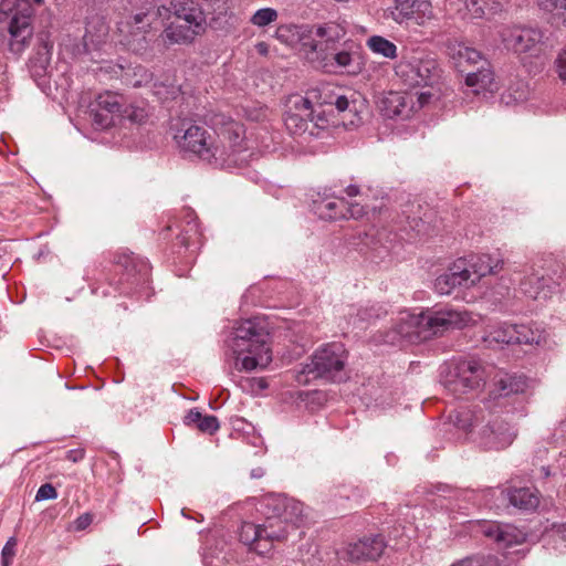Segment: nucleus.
Listing matches in <instances>:
<instances>
[{"mask_svg":"<svg viewBox=\"0 0 566 566\" xmlns=\"http://www.w3.org/2000/svg\"><path fill=\"white\" fill-rule=\"evenodd\" d=\"M481 532L490 538H493L496 543L509 547L515 544H521L525 541L526 534L520 531L517 527L510 524H499L495 522L483 523Z\"/></svg>","mask_w":566,"mask_h":566,"instance_id":"20","label":"nucleus"},{"mask_svg":"<svg viewBox=\"0 0 566 566\" xmlns=\"http://www.w3.org/2000/svg\"><path fill=\"white\" fill-rule=\"evenodd\" d=\"M489 376L486 367L474 359H463L447 365L440 375L444 388L457 397L479 390Z\"/></svg>","mask_w":566,"mask_h":566,"instance_id":"6","label":"nucleus"},{"mask_svg":"<svg viewBox=\"0 0 566 566\" xmlns=\"http://www.w3.org/2000/svg\"><path fill=\"white\" fill-rule=\"evenodd\" d=\"M432 94L430 92H421L417 95L418 101V107L424 106L429 99L431 98Z\"/></svg>","mask_w":566,"mask_h":566,"instance_id":"56","label":"nucleus"},{"mask_svg":"<svg viewBox=\"0 0 566 566\" xmlns=\"http://www.w3.org/2000/svg\"><path fill=\"white\" fill-rule=\"evenodd\" d=\"M541 473H542L545 478L549 476V474H551L549 469H548V468H546V467H542V468H541Z\"/></svg>","mask_w":566,"mask_h":566,"instance_id":"60","label":"nucleus"},{"mask_svg":"<svg viewBox=\"0 0 566 566\" xmlns=\"http://www.w3.org/2000/svg\"><path fill=\"white\" fill-rule=\"evenodd\" d=\"M197 429L203 433L212 434L219 429V421L214 416L202 415Z\"/></svg>","mask_w":566,"mask_h":566,"instance_id":"48","label":"nucleus"},{"mask_svg":"<svg viewBox=\"0 0 566 566\" xmlns=\"http://www.w3.org/2000/svg\"><path fill=\"white\" fill-rule=\"evenodd\" d=\"M201 417H202V413L200 411H198L197 409H191L185 416V424L193 426L197 428Z\"/></svg>","mask_w":566,"mask_h":566,"instance_id":"53","label":"nucleus"},{"mask_svg":"<svg viewBox=\"0 0 566 566\" xmlns=\"http://www.w3.org/2000/svg\"><path fill=\"white\" fill-rule=\"evenodd\" d=\"M345 213L347 217H344L343 219H359L366 213V210L359 203H348L346 201Z\"/></svg>","mask_w":566,"mask_h":566,"instance_id":"50","label":"nucleus"},{"mask_svg":"<svg viewBox=\"0 0 566 566\" xmlns=\"http://www.w3.org/2000/svg\"><path fill=\"white\" fill-rule=\"evenodd\" d=\"M313 28L311 25H281L277 28L275 34L276 38L285 43H292L293 39L296 38L303 42L306 46V40L312 39Z\"/></svg>","mask_w":566,"mask_h":566,"instance_id":"29","label":"nucleus"},{"mask_svg":"<svg viewBox=\"0 0 566 566\" xmlns=\"http://www.w3.org/2000/svg\"><path fill=\"white\" fill-rule=\"evenodd\" d=\"M15 546H17V539L14 537L9 538V541L6 543V545L2 548L1 557L13 559V557L15 555Z\"/></svg>","mask_w":566,"mask_h":566,"instance_id":"52","label":"nucleus"},{"mask_svg":"<svg viewBox=\"0 0 566 566\" xmlns=\"http://www.w3.org/2000/svg\"><path fill=\"white\" fill-rule=\"evenodd\" d=\"M311 128L310 134L311 135H319V130H324L328 128L334 122L331 120V116H328L324 111H315L313 115L310 118Z\"/></svg>","mask_w":566,"mask_h":566,"instance_id":"43","label":"nucleus"},{"mask_svg":"<svg viewBox=\"0 0 566 566\" xmlns=\"http://www.w3.org/2000/svg\"><path fill=\"white\" fill-rule=\"evenodd\" d=\"M366 46L377 55L394 60L397 57V45L381 35H371L366 41Z\"/></svg>","mask_w":566,"mask_h":566,"instance_id":"30","label":"nucleus"},{"mask_svg":"<svg viewBox=\"0 0 566 566\" xmlns=\"http://www.w3.org/2000/svg\"><path fill=\"white\" fill-rule=\"evenodd\" d=\"M226 361L230 369L250 373L264 369L272 361L270 335L253 319L239 323L226 340Z\"/></svg>","mask_w":566,"mask_h":566,"instance_id":"3","label":"nucleus"},{"mask_svg":"<svg viewBox=\"0 0 566 566\" xmlns=\"http://www.w3.org/2000/svg\"><path fill=\"white\" fill-rule=\"evenodd\" d=\"M122 117L134 124H143L147 119L148 113L144 107L130 105L123 108Z\"/></svg>","mask_w":566,"mask_h":566,"instance_id":"47","label":"nucleus"},{"mask_svg":"<svg viewBox=\"0 0 566 566\" xmlns=\"http://www.w3.org/2000/svg\"><path fill=\"white\" fill-rule=\"evenodd\" d=\"M329 103L334 104L339 113L348 111L349 113H354L355 115H357V113L364 106L363 101L349 99L345 95H338L334 102Z\"/></svg>","mask_w":566,"mask_h":566,"instance_id":"44","label":"nucleus"},{"mask_svg":"<svg viewBox=\"0 0 566 566\" xmlns=\"http://www.w3.org/2000/svg\"><path fill=\"white\" fill-rule=\"evenodd\" d=\"M310 118L311 116H302V115H289L285 113L284 123L286 128L292 134H302L306 130L310 132Z\"/></svg>","mask_w":566,"mask_h":566,"instance_id":"38","label":"nucleus"},{"mask_svg":"<svg viewBox=\"0 0 566 566\" xmlns=\"http://www.w3.org/2000/svg\"><path fill=\"white\" fill-rule=\"evenodd\" d=\"M515 324L501 323L497 325L489 326V329L483 339L489 346L515 344Z\"/></svg>","mask_w":566,"mask_h":566,"instance_id":"27","label":"nucleus"},{"mask_svg":"<svg viewBox=\"0 0 566 566\" xmlns=\"http://www.w3.org/2000/svg\"><path fill=\"white\" fill-rule=\"evenodd\" d=\"M171 18L192 22L195 27H206V17L201 8L193 0H171L170 6H151L145 11L136 13L133 19V28L140 33H147L158 29L157 21L163 23Z\"/></svg>","mask_w":566,"mask_h":566,"instance_id":"4","label":"nucleus"},{"mask_svg":"<svg viewBox=\"0 0 566 566\" xmlns=\"http://www.w3.org/2000/svg\"><path fill=\"white\" fill-rule=\"evenodd\" d=\"M494 379V388L491 391L493 399L522 394L527 387L526 378L523 376L500 373Z\"/></svg>","mask_w":566,"mask_h":566,"instance_id":"24","label":"nucleus"},{"mask_svg":"<svg viewBox=\"0 0 566 566\" xmlns=\"http://www.w3.org/2000/svg\"><path fill=\"white\" fill-rule=\"evenodd\" d=\"M386 546L381 535H374L349 544L346 553L350 560H376L382 555Z\"/></svg>","mask_w":566,"mask_h":566,"instance_id":"18","label":"nucleus"},{"mask_svg":"<svg viewBox=\"0 0 566 566\" xmlns=\"http://www.w3.org/2000/svg\"><path fill=\"white\" fill-rule=\"evenodd\" d=\"M31 8L28 6L22 12L14 14L11 19L9 24L11 51H21L25 42L31 38Z\"/></svg>","mask_w":566,"mask_h":566,"instance_id":"19","label":"nucleus"},{"mask_svg":"<svg viewBox=\"0 0 566 566\" xmlns=\"http://www.w3.org/2000/svg\"><path fill=\"white\" fill-rule=\"evenodd\" d=\"M559 282L546 272L533 269L532 273L525 276L521 283L522 292L537 301H546L556 293Z\"/></svg>","mask_w":566,"mask_h":566,"instance_id":"14","label":"nucleus"},{"mask_svg":"<svg viewBox=\"0 0 566 566\" xmlns=\"http://www.w3.org/2000/svg\"><path fill=\"white\" fill-rule=\"evenodd\" d=\"M465 85L472 88L474 94L481 92H493L496 90V83L494 78V72L491 69V64L479 66V69L468 72L465 75Z\"/></svg>","mask_w":566,"mask_h":566,"instance_id":"25","label":"nucleus"},{"mask_svg":"<svg viewBox=\"0 0 566 566\" xmlns=\"http://www.w3.org/2000/svg\"><path fill=\"white\" fill-rule=\"evenodd\" d=\"M473 322L471 313L450 306L428 308L418 314L403 312L391 328L384 333L382 342L390 345L403 340L422 342L450 328H463Z\"/></svg>","mask_w":566,"mask_h":566,"instance_id":"2","label":"nucleus"},{"mask_svg":"<svg viewBox=\"0 0 566 566\" xmlns=\"http://www.w3.org/2000/svg\"><path fill=\"white\" fill-rule=\"evenodd\" d=\"M515 437L513 426L506 419L495 416L480 430L479 443L486 450H502L509 447Z\"/></svg>","mask_w":566,"mask_h":566,"instance_id":"12","label":"nucleus"},{"mask_svg":"<svg viewBox=\"0 0 566 566\" xmlns=\"http://www.w3.org/2000/svg\"><path fill=\"white\" fill-rule=\"evenodd\" d=\"M396 75L409 87L432 85L440 76L436 59L421 50L406 52L395 66Z\"/></svg>","mask_w":566,"mask_h":566,"instance_id":"7","label":"nucleus"},{"mask_svg":"<svg viewBox=\"0 0 566 566\" xmlns=\"http://www.w3.org/2000/svg\"><path fill=\"white\" fill-rule=\"evenodd\" d=\"M186 226L182 227L181 230V242L184 244H189L190 241L193 240L195 237L199 235V226L197 223V218L192 210L186 211Z\"/></svg>","mask_w":566,"mask_h":566,"instance_id":"39","label":"nucleus"},{"mask_svg":"<svg viewBox=\"0 0 566 566\" xmlns=\"http://www.w3.org/2000/svg\"><path fill=\"white\" fill-rule=\"evenodd\" d=\"M252 478H261L263 475V470L261 468L254 469L251 472Z\"/></svg>","mask_w":566,"mask_h":566,"instance_id":"59","label":"nucleus"},{"mask_svg":"<svg viewBox=\"0 0 566 566\" xmlns=\"http://www.w3.org/2000/svg\"><path fill=\"white\" fill-rule=\"evenodd\" d=\"M217 138L212 139L209 146H218L220 149L227 150L229 154V161L223 164H212L216 167H232L241 165L245 160L243 153L247 150L244 146V128L243 125L228 119L222 123L221 127L216 132Z\"/></svg>","mask_w":566,"mask_h":566,"instance_id":"10","label":"nucleus"},{"mask_svg":"<svg viewBox=\"0 0 566 566\" xmlns=\"http://www.w3.org/2000/svg\"><path fill=\"white\" fill-rule=\"evenodd\" d=\"M92 523V516L90 514H83L76 518L75 524L77 530H84Z\"/></svg>","mask_w":566,"mask_h":566,"instance_id":"55","label":"nucleus"},{"mask_svg":"<svg viewBox=\"0 0 566 566\" xmlns=\"http://www.w3.org/2000/svg\"><path fill=\"white\" fill-rule=\"evenodd\" d=\"M85 451L83 449H73L66 452L65 458L71 462H80L84 459Z\"/></svg>","mask_w":566,"mask_h":566,"instance_id":"54","label":"nucleus"},{"mask_svg":"<svg viewBox=\"0 0 566 566\" xmlns=\"http://www.w3.org/2000/svg\"><path fill=\"white\" fill-rule=\"evenodd\" d=\"M413 108V96L389 92L379 101V109L388 118L408 117Z\"/></svg>","mask_w":566,"mask_h":566,"instance_id":"21","label":"nucleus"},{"mask_svg":"<svg viewBox=\"0 0 566 566\" xmlns=\"http://www.w3.org/2000/svg\"><path fill=\"white\" fill-rule=\"evenodd\" d=\"M450 418L458 428L471 432L482 417L470 409H461L451 415Z\"/></svg>","mask_w":566,"mask_h":566,"instance_id":"36","label":"nucleus"},{"mask_svg":"<svg viewBox=\"0 0 566 566\" xmlns=\"http://www.w3.org/2000/svg\"><path fill=\"white\" fill-rule=\"evenodd\" d=\"M125 81L134 87L148 86L160 101L175 99L180 94V86L171 74H163L154 77L145 66L137 65L124 74Z\"/></svg>","mask_w":566,"mask_h":566,"instance_id":"9","label":"nucleus"},{"mask_svg":"<svg viewBox=\"0 0 566 566\" xmlns=\"http://www.w3.org/2000/svg\"><path fill=\"white\" fill-rule=\"evenodd\" d=\"M118 263L124 266L128 276L134 275V273H138L143 280H146L148 276L147 263L134 255H124L119 259Z\"/></svg>","mask_w":566,"mask_h":566,"instance_id":"37","label":"nucleus"},{"mask_svg":"<svg viewBox=\"0 0 566 566\" xmlns=\"http://www.w3.org/2000/svg\"><path fill=\"white\" fill-rule=\"evenodd\" d=\"M12 560H13L12 558L2 557V566H10Z\"/></svg>","mask_w":566,"mask_h":566,"instance_id":"61","label":"nucleus"},{"mask_svg":"<svg viewBox=\"0 0 566 566\" xmlns=\"http://www.w3.org/2000/svg\"><path fill=\"white\" fill-rule=\"evenodd\" d=\"M333 60L340 69H345L348 73H357L360 70L359 63H356V57L349 51H340L333 55Z\"/></svg>","mask_w":566,"mask_h":566,"instance_id":"42","label":"nucleus"},{"mask_svg":"<svg viewBox=\"0 0 566 566\" xmlns=\"http://www.w3.org/2000/svg\"><path fill=\"white\" fill-rule=\"evenodd\" d=\"M542 8L555 15H558L566 25V0H541Z\"/></svg>","mask_w":566,"mask_h":566,"instance_id":"46","label":"nucleus"},{"mask_svg":"<svg viewBox=\"0 0 566 566\" xmlns=\"http://www.w3.org/2000/svg\"><path fill=\"white\" fill-rule=\"evenodd\" d=\"M158 28L165 27L164 36L165 41L170 44H188L191 43L195 38L201 34L206 27L197 25L192 22H185L182 20L174 19L166 20L164 23L157 21Z\"/></svg>","mask_w":566,"mask_h":566,"instance_id":"15","label":"nucleus"},{"mask_svg":"<svg viewBox=\"0 0 566 566\" xmlns=\"http://www.w3.org/2000/svg\"><path fill=\"white\" fill-rule=\"evenodd\" d=\"M449 55L454 66L461 73L472 72L479 66L489 64V60L476 49L465 45L464 43H453L449 46Z\"/></svg>","mask_w":566,"mask_h":566,"instance_id":"16","label":"nucleus"},{"mask_svg":"<svg viewBox=\"0 0 566 566\" xmlns=\"http://www.w3.org/2000/svg\"><path fill=\"white\" fill-rule=\"evenodd\" d=\"M500 36L505 48L514 53L538 55L543 51L544 34L537 28L505 27Z\"/></svg>","mask_w":566,"mask_h":566,"instance_id":"11","label":"nucleus"},{"mask_svg":"<svg viewBox=\"0 0 566 566\" xmlns=\"http://www.w3.org/2000/svg\"><path fill=\"white\" fill-rule=\"evenodd\" d=\"M557 527L559 533L564 534V532H566V524L558 525Z\"/></svg>","mask_w":566,"mask_h":566,"instance_id":"63","label":"nucleus"},{"mask_svg":"<svg viewBox=\"0 0 566 566\" xmlns=\"http://www.w3.org/2000/svg\"><path fill=\"white\" fill-rule=\"evenodd\" d=\"M346 201L344 199L326 200L317 205V213L322 219L340 220L347 217L345 213Z\"/></svg>","mask_w":566,"mask_h":566,"instance_id":"31","label":"nucleus"},{"mask_svg":"<svg viewBox=\"0 0 566 566\" xmlns=\"http://www.w3.org/2000/svg\"><path fill=\"white\" fill-rule=\"evenodd\" d=\"M510 503L521 510H534L539 503L538 494L531 488L513 489L509 492Z\"/></svg>","mask_w":566,"mask_h":566,"instance_id":"28","label":"nucleus"},{"mask_svg":"<svg viewBox=\"0 0 566 566\" xmlns=\"http://www.w3.org/2000/svg\"><path fill=\"white\" fill-rule=\"evenodd\" d=\"M408 14V12H406ZM411 20L419 25H423L427 21L434 18L432 4L428 0H413L411 1V10L409 12Z\"/></svg>","mask_w":566,"mask_h":566,"instance_id":"34","label":"nucleus"},{"mask_svg":"<svg viewBox=\"0 0 566 566\" xmlns=\"http://www.w3.org/2000/svg\"><path fill=\"white\" fill-rule=\"evenodd\" d=\"M347 350L342 343L333 342L317 348L302 374L312 378L340 381L345 378Z\"/></svg>","mask_w":566,"mask_h":566,"instance_id":"8","label":"nucleus"},{"mask_svg":"<svg viewBox=\"0 0 566 566\" xmlns=\"http://www.w3.org/2000/svg\"><path fill=\"white\" fill-rule=\"evenodd\" d=\"M556 66L559 78L566 83V49L559 53Z\"/></svg>","mask_w":566,"mask_h":566,"instance_id":"51","label":"nucleus"},{"mask_svg":"<svg viewBox=\"0 0 566 566\" xmlns=\"http://www.w3.org/2000/svg\"><path fill=\"white\" fill-rule=\"evenodd\" d=\"M516 333H515V344H536L539 345L542 342L545 340V335L543 331H539L538 328H532L528 325H516Z\"/></svg>","mask_w":566,"mask_h":566,"instance_id":"35","label":"nucleus"},{"mask_svg":"<svg viewBox=\"0 0 566 566\" xmlns=\"http://www.w3.org/2000/svg\"><path fill=\"white\" fill-rule=\"evenodd\" d=\"M51 59L50 46L48 43L40 45L36 55L31 60L32 72L40 75L48 67Z\"/></svg>","mask_w":566,"mask_h":566,"instance_id":"40","label":"nucleus"},{"mask_svg":"<svg viewBox=\"0 0 566 566\" xmlns=\"http://www.w3.org/2000/svg\"><path fill=\"white\" fill-rule=\"evenodd\" d=\"M56 497H57V492H56L55 488L50 483L42 484L39 488L36 495H35L36 501L54 500Z\"/></svg>","mask_w":566,"mask_h":566,"instance_id":"49","label":"nucleus"},{"mask_svg":"<svg viewBox=\"0 0 566 566\" xmlns=\"http://www.w3.org/2000/svg\"><path fill=\"white\" fill-rule=\"evenodd\" d=\"M501 0H464L463 9L455 8L462 18L470 15L472 19H481L486 13H495L501 10Z\"/></svg>","mask_w":566,"mask_h":566,"instance_id":"26","label":"nucleus"},{"mask_svg":"<svg viewBox=\"0 0 566 566\" xmlns=\"http://www.w3.org/2000/svg\"><path fill=\"white\" fill-rule=\"evenodd\" d=\"M211 138V135L203 126L190 120H182L174 134V139L180 149L197 155L208 164L229 161L230 153L220 149L218 146H209Z\"/></svg>","mask_w":566,"mask_h":566,"instance_id":"5","label":"nucleus"},{"mask_svg":"<svg viewBox=\"0 0 566 566\" xmlns=\"http://www.w3.org/2000/svg\"><path fill=\"white\" fill-rule=\"evenodd\" d=\"M458 1H459V2H462V0H458ZM448 2H449V4H450L451 7H454V6H455L454 0H448Z\"/></svg>","mask_w":566,"mask_h":566,"instance_id":"64","label":"nucleus"},{"mask_svg":"<svg viewBox=\"0 0 566 566\" xmlns=\"http://www.w3.org/2000/svg\"><path fill=\"white\" fill-rule=\"evenodd\" d=\"M91 117L92 124L96 129H106L114 125L115 118L113 115H109L104 109H102L97 104H93L91 108Z\"/></svg>","mask_w":566,"mask_h":566,"instance_id":"41","label":"nucleus"},{"mask_svg":"<svg viewBox=\"0 0 566 566\" xmlns=\"http://www.w3.org/2000/svg\"><path fill=\"white\" fill-rule=\"evenodd\" d=\"M462 261V259H460ZM465 272L463 275L469 282L470 287L489 274H494L502 269V261L494 259L489 254L472 256L470 260H463Z\"/></svg>","mask_w":566,"mask_h":566,"instance_id":"17","label":"nucleus"},{"mask_svg":"<svg viewBox=\"0 0 566 566\" xmlns=\"http://www.w3.org/2000/svg\"><path fill=\"white\" fill-rule=\"evenodd\" d=\"M285 113L289 115L312 116L314 108L307 97L295 94L287 98Z\"/></svg>","mask_w":566,"mask_h":566,"instance_id":"33","label":"nucleus"},{"mask_svg":"<svg viewBox=\"0 0 566 566\" xmlns=\"http://www.w3.org/2000/svg\"><path fill=\"white\" fill-rule=\"evenodd\" d=\"M258 511L263 515L262 524L243 523L240 541L259 554L269 552L274 542L287 538L292 531L304 522L303 504L284 494H266L259 501Z\"/></svg>","mask_w":566,"mask_h":566,"instance_id":"1","label":"nucleus"},{"mask_svg":"<svg viewBox=\"0 0 566 566\" xmlns=\"http://www.w3.org/2000/svg\"><path fill=\"white\" fill-rule=\"evenodd\" d=\"M345 192L348 197H355L359 193V189L355 185H350L345 189Z\"/></svg>","mask_w":566,"mask_h":566,"instance_id":"58","label":"nucleus"},{"mask_svg":"<svg viewBox=\"0 0 566 566\" xmlns=\"http://www.w3.org/2000/svg\"><path fill=\"white\" fill-rule=\"evenodd\" d=\"M109 27L103 17L93 15L87 20L83 36V53L91 54L92 61H99V51L108 46Z\"/></svg>","mask_w":566,"mask_h":566,"instance_id":"13","label":"nucleus"},{"mask_svg":"<svg viewBox=\"0 0 566 566\" xmlns=\"http://www.w3.org/2000/svg\"><path fill=\"white\" fill-rule=\"evenodd\" d=\"M277 19V11L272 8L259 9L251 18V23L256 27H266Z\"/></svg>","mask_w":566,"mask_h":566,"instance_id":"45","label":"nucleus"},{"mask_svg":"<svg viewBox=\"0 0 566 566\" xmlns=\"http://www.w3.org/2000/svg\"><path fill=\"white\" fill-rule=\"evenodd\" d=\"M359 316L363 321L370 318V315L367 314V310H365L363 313H359Z\"/></svg>","mask_w":566,"mask_h":566,"instance_id":"62","label":"nucleus"},{"mask_svg":"<svg viewBox=\"0 0 566 566\" xmlns=\"http://www.w3.org/2000/svg\"><path fill=\"white\" fill-rule=\"evenodd\" d=\"M311 28H313L312 35L321 39L318 42L314 40L307 42L311 52L328 49L346 35V29L336 22H327L316 27L311 25Z\"/></svg>","mask_w":566,"mask_h":566,"instance_id":"22","label":"nucleus"},{"mask_svg":"<svg viewBox=\"0 0 566 566\" xmlns=\"http://www.w3.org/2000/svg\"><path fill=\"white\" fill-rule=\"evenodd\" d=\"M256 52L261 55H266L269 53V45L265 42H259L255 45Z\"/></svg>","mask_w":566,"mask_h":566,"instance_id":"57","label":"nucleus"},{"mask_svg":"<svg viewBox=\"0 0 566 566\" xmlns=\"http://www.w3.org/2000/svg\"><path fill=\"white\" fill-rule=\"evenodd\" d=\"M95 104L109 115H113L114 118L122 116L124 108L123 96L116 93L104 92L99 94L95 99Z\"/></svg>","mask_w":566,"mask_h":566,"instance_id":"32","label":"nucleus"},{"mask_svg":"<svg viewBox=\"0 0 566 566\" xmlns=\"http://www.w3.org/2000/svg\"><path fill=\"white\" fill-rule=\"evenodd\" d=\"M464 272L465 268L463 266V261L458 260L449 268L446 273L439 275L436 279V291L441 295H448L457 286L470 287L469 282L463 275Z\"/></svg>","mask_w":566,"mask_h":566,"instance_id":"23","label":"nucleus"}]
</instances>
